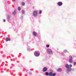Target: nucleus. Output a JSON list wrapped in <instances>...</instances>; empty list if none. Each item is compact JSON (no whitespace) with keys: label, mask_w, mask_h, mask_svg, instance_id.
I'll return each instance as SVG.
<instances>
[{"label":"nucleus","mask_w":76,"mask_h":76,"mask_svg":"<svg viewBox=\"0 0 76 76\" xmlns=\"http://www.w3.org/2000/svg\"><path fill=\"white\" fill-rule=\"evenodd\" d=\"M62 69L61 68H58L57 69V71H58V72H60L61 71Z\"/></svg>","instance_id":"nucleus-10"},{"label":"nucleus","mask_w":76,"mask_h":76,"mask_svg":"<svg viewBox=\"0 0 76 76\" xmlns=\"http://www.w3.org/2000/svg\"><path fill=\"white\" fill-rule=\"evenodd\" d=\"M46 47H47V48H48L49 47V45H46Z\"/></svg>","instance_id":"nucleus-20"},{"label":"nucleus","mask_w":76,"mask_h":76,"mask_svg":"<svg viewBox=\"0 0 76 76\" xmlns=\"http://www.w3.org/2000/svg\"><path fill=\"white\" fill-rule=\"evenodd\" d=\"M33 16H37V11H34L33 13Z\"/></svg>","instance_id":"nucleus-6"},{"label":"nucleus","mask_w":76,"mask_h":76,"mask_svg":"<svg viewBox=\"0 0 76 76\" xmlns=\"http://www.w3.org/2000/svg\"><path fill=\"white\" fill-rule=\"evenodd\" d=\"M13 15H15V14H16V11H14V12H13Z\"/></svg>","instance_id":"nucleus-13"},{"label":"nucleus","mask_w":76,"mask_h":76,"mask_svg":"<svg viewBox=\"0 0 76 76\" xmlns=\"http://www.w3.org/2000/svg\"><path fill=\"white\" fill-rule=\"evenodd\" d=\"M6 41H10L11 39L10 38H8L7 37L6 39Z\"/></svg>","instance_id":"nucleus-9"},{"label":"nucleus","mask_w":76,"mask_h":76,"mask_svg":"<svg viewBox=\"0 0 76 76\" xmlns=\"http://www.w3.org/2000/svg\"><path fill=\"white\" fill-rule=\"evenodd\" d=\"M34 55L35 56H40V53H37V51H35L34 53Z\"/></svg>","instance_id":"nucleus-5"},{"label":"nucleus","mask_w":76,"mask_h":76,"mask_svg":"<svg viewBox=\"0 0 76 76\" xmlns=\"http://www.w3.org/2000/svg\"><path fill=\"white\" fill-rule=\"evenodd\" d=\"M64 53H67L68 52L67 51V50H64Z\"/></svg>","instance_id":"nucleus-15"},{"label":"nucleus","mask_w":76,"mask_h":76,"mask_svg":"<svg viewBox=\"0 0 76 76\" xmlns=\"http://www.w3.org/2000/svg\"><path fill=\"white\" fill-rule=\"evenodd\" d=\"M58 4L59 6H61L63 4L61 2H58Z\"/></svg>","instance_id":"nucleus-8"},{"label":"nucleus","mask_w":76,"mask_h":76,"mask_svg":"<svg viewBox=\"0 0 76 76\" xmlns=\"http://www.w3.org/2000/svg\"><path fill=\"white\" fill-rule=\"evenodd\" d=\"M33 34L34 36H36L37 35V33L36 32H33Z\"/></svg>","instance_id":"nucleus-11"},{"label":"nucleus","mask_w":76,"mask_h":76,"mask_svg":"<svg viewBox=\"0 0 76 76\" xmlns=\"http://www.w3.org/2000/svg\"><path fill=\"white\" fill-rule=\"evenodd\" d=\"M3 20H4V22H5L6 21L5 19H4Z\"/></svg>","instance_id":"nucleus-23"},{"label":"nucleus","mask_w":76,"mask_h":76,"mask_svg":"<svg viewBox=\"0 0 76 76\" xmlns=\"http://www.w3.org/2000/svg\"><path fill=\"white\" fill-rule=\"evenodd\" d=\"M22 5H23V6H24L25 5V3L24 2H22Z\"/></svg>","instance_id":"nucleus-17"},{"label":"nucleus","mask_w":76,"mask_h":76,"mask_svg":"<svg viewBox=\"0 0 76 76\" xmlns=\"http://www.w3.org/2000/svg\"><path fill=\"white\" fill-rule=\"evenodd\" d=\"M45 74L46 75H48V72H45Z\"/></svg>","instance_id":"nucleus-14"},{"label":"nucleus","mask_w":76,"mask_h":76,"mask_svg":"<svg viewBox=\"0 0 76 76\" xmlns=\"http://www.w3.org/2000/svg\"><path fill=\"white\" fill-rule=\"evenodd\" d=\"M49 75L50 76H56V73H53V74L52 72H50L49 73Z\"/></svg>","instance_id":"nucleus-3"},{"label":"nucleus","mask_w":76,"mask_h":76,"mask_svg":"<svg viewBox=\"0 0 76 76\" xmlns=\"http://www.w3.org/2000/svg\"><path fill=\"white\" fill-rule=\"evenodd\" d=\"M65 66L66 68H67V71H71L72 69L71 68H70L68 64H65Z\"/></svg>","instance_id":"nucleus-1"},{"label":"nucleus","mask_w":76,"mask_h":76,"mask_svg":"<svg viewBox=\"0 0 76 76\" xmlns=\"http://www.w3.org/2000/svg\"><path fill=\"white\" fill-rule=\"evenodd\" d=\"M42 12V11H40L39 13H41Z\"/></svg>","instance_id":"nucleus-22"},{"label":"nucleus","mask_w":76,"mask_h":76,"mask_svg":"<svg viewBox=\"0 0 76 76\" xmlns=\"http://www.w3.org/2000/svg\"><path fill=\"white\" fill-rule=\"evenodd\" d=\"M22 13H24L25 11H24V10H22Z\"/></svg>","instance_id":"nucleus-19"},{"label":"nucleus","mask_w":76,"mask_h":76,"mask_svg":"<svg viewBox=\"0 0 76 76\" xmlns=\"http://www.w3.org/2000/svg\"><path fill=\"white\" fill-rule=\"evenodd\" d=\"M47 53L48 54H52V51L50 49H48L47 50Z\"/></svg>","instance_id":"nucleus-2"},{"label":"nucleus","mask_w":76,"mask_h":76,"mask_svg":"<svg viewBox=\"0 0 76 76\" xmlns=\"http://www.w3.org/2000/svg\"><path fill=\"white\" fill-rule=\"evenodd\" d=\"M69 61L71 63H72L73 62L72 58V56H70L69 57Z\"/></svg>","instance_id":"nucleus-4"},{"label":"nucleus","mask_w":76,"mask_h":76,"mask_svg":"<svg viewBox=\"0 0 76 76\" xmlns=\"http://www.w3.org/2000/svg\"><path fill=\"white\" fill-rule=\"evenodd\" d=\"M69 66L70 67H71L72 66V64H70Z\"/></svg>","instance_id":"nucleus-21"},{"label":"nucleus","mask_w":76,"mask_h":76,"mask_svg":"<svg viewBox=\"0 0 76 76\" xmlns=\"http://www.w3.org/2000/svg\"><path fill=\"white\" fill-rule=\"evenodd\" d=\"M21 8L20 7H18V10H21Z\"/></svg>","instance_id":"nucleus-18"},{"label":"nucleus","mask_w":76,"mask_h":76,"mask_svg":"<svg viewBox=\"0 0 76 76\" xmlns=\"http://www.w3.org/2000/svg\"><path fill=\"white\" fill-rule=\"evenodd\" d=\"M47 70V68H46V67H44L43 69V71L44 72H45V71H46Z\"/></svg>","instance_id":"nucleus-7"},{"label":"nucleus","mask_w":76,"mask_h":76,"mask_svg":"<svg viewBox=\"0 0 76 76\" xmlns=\"http://www.w3.org/2000/svg\"><path fill=\"white\" fill-rule=\"evenodd\" d=\"M10 16L9 15L8 16L7 19H8V20H10Z\"/></svg>","instance_id":"nucleus-12"},{"label":"nucleus","mask_w":76,"mask_h":76,"mask_svg":"<svg viewBox=\"0 0 76 76\" xmlns=\"http://www.w3.org/2000/svg\"><path fill=\"white\" fill-rule=\"evenodd\" d=\"M73 65H74V66H75L76 65V62H74Z\"/></svg>","instance_id":"nucleus-16"}]
</instances>
